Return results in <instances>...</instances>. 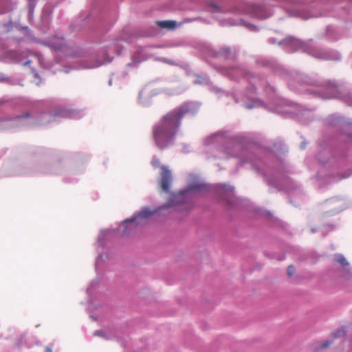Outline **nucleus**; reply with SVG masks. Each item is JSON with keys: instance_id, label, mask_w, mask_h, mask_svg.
Listing matches in <instances>:
<instances>
[{"instance_id": "14", "label": "nucleus", "mask_w": 352, "mask_h": 352, "mask_svg": "<svg viewBox=\"0 0 352 352\" xmlns=\"http://www.w3.org/2000/svg\"><path fill=\"white\" fill-rule=\"evenodd\" d=\"M329 344H330L329 342H325L322 343V347H327Z\"/></svg>"}, {"instance_id": "4", "label": "nucleus", "mask_w": 352, "mask_h": 352, "mask_svg": "<svg viewBox=\"0 0 352 352\" xmlns=\"http://www.w3.org/2000/svg\"><path fill=\"white\" fill-rule=\"evenodd\" d=\"M186 194L184 192L173 195L168 202L167 203V207L176 206L177 205L183 204L186 202Z\"/></svg>"}, {"instance_id": "18", "label": "nucleus", "mask_w": 352, "mask_h": 352, "mask_svg": "<svg viewBox=\"0 0 352 352\" xmlns=\"http://www.w3.org/2000/svg\"><path fill=\"white\" fill-rule=\"evenodd\" d=\"M100 333H102V332H99V331H96L94 335H100Z\"/></svg>"}, {"instance_id": "6", "label": "nucleus", "mask_w": 352, "mask_h": 352, "mask_svg": "<svg viewBox=\"0 0 352 352\" xmlns=\"http://www.w3.org/2000/svg\"><path fill=\"white\" fill-rule=\"evenodd\" d=\"M50 46L55 50H62L64 47V39L54 36L50 43Z\"/></svg>"}, {"instance_id": "17", "label": "nucleus", "mask_w": 352, "mask_h": 352, "mask_svg": "<svg viewBox=\"0 0 352 352\" xmlns=\"http://www.w3.org/2000/svg\"><path fill=\"white\" fill-rule=\"evenodd\" d=\"M287 40L288 41H292L293 40V38H292V37H288V38H287Z\"/></svg>"}, {"instance_id": "5", "label": "nucleus", "mask_w": 352, "mask_h": 352, "mask_svg": "<svg viewBox=\"0 0 352 352\" xmlns=\"http://www.w3.org/2000/svg\"><path fill=\"white\" fill-rule=\"evenodd\" d=\"M153 212L151 211L149 208H144L142 210V211L138 214L137 217H135V218L133 219H127L126 220L124 223H132L135 221H136L137 220L140 219H146V218H148L150 217L152 214H153Z\"/></svg>"}, {"instance_id": "10", "label": "nucleus", "mask_w": 352, "mask_h": 352, "mask_svg": "<svg viewBox=\"0 0 352 352\" xmlns=\"http://www.w3.org/2000/svg\"><path fill=\"white\" fill-rule=\"evenodd\" d=\"M151 164H152V165L154 167L157 168V167H158L160 166V160L158 158L155 157L153 158Z\"/></svg>"}, {"instance_id": "8", "label": "nucleus", "mask_w": 352, "mask_h": 352, "mask_svg": "<svg viewBox=\"0 0 352 352\" xmlns=\"http://www.w3.org/2000/svg\"><path fill=\"white\" fill-rule=\"evenodd\" d=\"M336 261L342 266H347L349 265L346 259L342 255L338 256Z\"/></svg>"}, {"instance_id": "16", "label": "nucleus", "mask_w": 352, "mask_h": 352, "mask_svg": "<svg viewBox=\"0 0 352 352\" xmlns=\"http://www.w3.org/2000/svg\"><path fill=\"white\" fill-rule=\"evenodd\" d=\"M30 64V60H27L25 63H24V65H28Z\"/></svg>"}, {"instance_id": "2", "label": "nucleus", "mask_w": 352, "mask_h": 352, "mask_svg": "<svg viewBox=\"0 0 352 352\" xmlns=\"http://www.w3.org/2000/svg\"><path fill=\"white\" fill-rule=\"evenodd\" d=\"M172 175L168 167L162 166L161 167L160 179L159 181L162 190L164 192H168L172 183Z\"/></svg>"}, {"instance_id": "1", "label": "nucleus", "mask_w": 352, "mask_h": 352, "mask_svg": "<svg viewBox=\"0 0 352 352\" xmlns=\"http://www.w3.org/2000/svg\"><path fill=\"white\" fill-rule=\"evenodd\" d=\"M186 105L179 107L162 117L153 127V139L160 149H164L173 144L184 116L188 113Z\"/></svg>"}, {"instance_id": "7", "label": "nucleus", "mask_w": 352, "mask_h": 352, "mask_svg": "<svg viewBox=\"0 0 352 352\" xmlns=\"http://www.w3.org/2000/svg\"><path fill=\"white\" fill-rule=\"evenodd\" d=\"M157 25L162 28L173 29L177 23L174 21H157Z\"/></svg>"}, {"instance_id": "15", "label": "nucleus", "mask_w": 352, "mask_h": 352, "mask_svg": "<svg viewBox=\"0 0 352 352\" xmlns=\"http://www.w3.org/2000/svg\"><path fill=\"white\" fill-rule=\"evenodd\" d=\"M45 352H52L51 348L47 346L45 347Z\"/></svg>"}, {"instance_id": "11", "label": "nucleus", "mask_w": 352, "mask_h": 352, "mask_svg": "<svg viewBox=\"0 0 352 352\" xmlns=\"http://www.w3.org/2000/svg\"><path fill=\"white\" fill-rule=\"evenodd\" d=\"M30 112H25L20 116H16V119L19 120L21 118H30Z\"/></svg>"}, {"instance_id": "9", "label": "nucleus", "mask_w": 352, "mask_h": 352, "mask_svg": "<svg viewBox=\"0 0 352 352\" xmlns=\"http://www.w3.org/2000/svg\"><path fill=\"white\" fill-rule=\"evenodd\" d=\"M295 271H296V269L293 265H291L288 266L287 270V273L288 276H293Z\"/></svg>"}, {"instance_id": "13", "label": "nucleus", "mask_w": 352, "mask_h": 352, "mask_svg": "<svg viewBox=\"0 0 352 352\" xmlns=\"http://www.w3.org/2000/svg\"><path fill=\"white\" fill-rule=\"evenodd\" d=\"M202 188L205 189L206 186L204 185H201V186H196L193 187V189H195V190H201Z\"/></svg>"}, {"instance_id": "3", "label": "nucleus", "mask_w": 352, "mask_h": 352, "mask_svg": "<svg viewBox=\"0 0 352 352\" xmlns=\"http://www.w3.org/2000/svg\"><path fill=\"white\" fill-rule=\"evenodd\" d=\"M60 114V111L43 113L41 115V118L36 122V124H48L55 120V118Z\"/></svg>"}, {"instance_id": "12", "label": "nucleus", "mask_w": 352, "mask_h": 352, "mask_svg": "<svg viewBox=\"0 0 352 352\" xmlns=\"http://www.w3.org/2000/svg\"><path fill=\"white\" fill-rule=\"evenodd\" d=\"M344 333L345 332L344 330H338L337 332L335 333V334L336 336H340L344 335Z\"/></svg>"}]
</instances>
